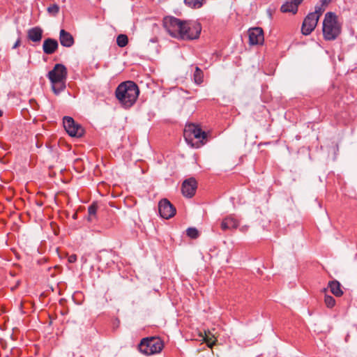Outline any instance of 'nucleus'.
I'll return each instance as SVG.
<instances>
[{"label":"nucleus","instance_id":"nucleus-24","mask_svg":"<svg viewBox=\"0 0 357 357\" xmlns=\"http://www.w3.org/2000/svg\"><path fill=\"white\" fill-rule=\"evenodd\" d=\"M47 12L53 15V16H55L59 12V6L57 5V4H52V5H50L48 8H47Z\"/></svg>","mask_w":357,"mask_h":357},{"label":"nucleus","instance_id":"nucleus-5","mask_svg":"<svg viewBox=\"0 0 357 357\" xmlns=\"http://www.w3.org/2000/svg\"><path fill=\"white\" fill-rule=\"evenodd\" d=\"M185 141L192 147L199 148L207 142L208 135L195 124L187 125L183 131Z\"/></svg>","mask_w":357,"mask_h":357},{"label":"nucleus","instance_id":"nucleus-10","mask_svg":"<svg viewBox=\"0 0 357 357\" xmlns=\"http://www.w3.org/2000/svg\"><path fill=\"white\" fill-rule=\"evenodd\" d=\"M197 188V182L193 177L185 179L181 185V192L183 195L188 198L192 197Z\"/></svg>","mask_w":357,"mask_h":357},{"label":"nucleus","instance_id":"nucleus-11","mask_svg":"<svg viewBox=\"0 0 357 357\" xmlns=\"http://www.w3.org/2000/svg\"><path fill=\"white\" fill-rule=\"evenodd\" d=\"M250 45H261L264 41V31L261 27H253L248 30Z\"/></svg>","mask_w":357,"mask_h":357},{"label":"nucleus","instance_id":"nucleus-4","mask_svg":"<svg viewBox=\"0 0 357 357\" xmlns=\"http://www.w3.org/2000/svg\"><path fill=\"white\" fill-rule=\"evenodd\" d=\"M342 26L339 23L337 16L333 12L325 15L323 22V36L326 40H335L341 33Z\"/></svg>","mask_w":357,"mask_h":357},{"label":"nucleus","instance_id":"nucleus-28","mask_svg":"<svg viewBox=\"0 0 357 357\" xmlns=\"http://www.w3.org/2000/svg\"><path fill=\"white\" fill-rule=\"evenodd\" d=\"M20 43H21V40H20V38H18L17 40V41L15 42V43L14 44L13 48V49H15L16 47H17L18 46L20 45Z\"/></svg>","mask_w":357,"mask_h":357},{"label":"nucleus","instance_id":"nucleus-1","mask_svg":"<svg viewBox=\"0 0 357 357\" xmlns=\"http://www.w3.org/2000/svg\"><path fill=\"white\" fill-rule=\"evenodd\" d=\"M163 26L170 36L183 40L198 38L202 31V26L199 22L182 21L172 16L163 19Z\"/></svg>","mask_w":357,"mask_h":357},{"label":"nucleus","instance_id":"nucleus-15","mask_svg":"<svg viewBox=\"0 0 357 357\" xmlns=\"http://www.w3.org/2000/svg\"><path fill=\"white\" fill-rule=\"evenodd\" d=\"M239 222L232 216H227L225 218L221 224L220 227L222 230L227 231L229 229H236L238 227Z\"/></svg>","mask_w":357,"mask_h":357},{"label":"nucleus","instance_id":"nucleus-6","mask_svg":"<svg viewBox=\"0 0 357 357\" xmlns=\"http://www.w3.org/2000/svg\"><path fill=\"white\" fill-rule=\"evenodd\" d=\"M163 342L160 337H151L143 338L139 344V351L146 354L151 355L160 353L163 349Z\"/></svg>","mask_w":357,"mask_h":357},{"label":"nucleus","instance_id":"nucleus-13","mask_svg":"<svg viewBox=\"0 0 357 357\" xmlns=\"http://www.w3.org/2000/svg\"><path fill=\"white\" fill-rule=\"evenodd\" d=\"M303 0H291L287 1L282 5L280 10L282 13H291L296 14L298 11V6L302 3Z\"/></svg>","mask_w":357,"mask_h":357},{"label":"nucleus","instance_id":"nucleus-16","mask_svg":"<svg viewBox=\"0 0 357 357\" xmlns=\"http://www.w3.org/2000/svg\"><path fill=\"white\" fill-rule=\"evenodd\" d=\"M43 32L40 27L35 26L28 30L27 37L32 42L40 43L43 38Z\"/></svg>","mask_w":357,"mask_h":357},{"label":"nucleus","instance_id":"nucleus-26","mask_svg":"<svg viewBox=\"0 0 357 357\" xmlns=\"http://www.w3.org/2000/svg\"><path fill=\"white\" fill-rule=\"evenodd\" d=\"M68 261L69 263H75L77 261V256L76 255H71L68 257Z\"/></svg>","mask_w":357,"mask_h":357},{"label":"nucleus","instance_id":"nucleus-17","mask_svg":"<svg viewBox=\"0 0 357 357\" xmlns=\"http://www.w3.org/2000/svg\"><path fill=\"white\" fill-rule=\"evenodd\" d=\"M328 286L334 296L340 297L343 295V291L341 289V284L337 280L330 281Z\"/></svg>","mask_w":357,"mask_h":357},{"label":"nucleus","instance_id":"nucleus-8","mask_svg":"<svg viewBox=\"0 0 357 357\" xmlns=\"http://www.w3.org/2000/svg\"><path fill=\"white\" fill-rule=\"evenodd\" d=\"M319 20L315 13H309L304 19L301 27V32L303 35L310 34L317 25Z\"/></svg>","mask_w":357,"mask_h":357},{"label":"nucleus","instance_id":"nucleus-22","mask_svg":"<svg viewBox=\"0 0 357 357\" xmlns=\"http://www.w3.org/2000/svg\"><path fill=\"white\" fill-rule=\"evenodd\" d=\"M186 234L192 239H196L199 235V231L195 227H190L187 229Z\"/></svg>","mask_w":357,"mask_h":357},{"label":"nucleus","instance_id":"nucleus-18","mask_svg":"<svg viewBox=\"0 0 357 357\" xmlns=\"http://www.w3.org/2000/svg\"><path fill=\"white\" fill-rule=\"evenodd\" d=\"M199 335L202 337V340L205 342L208 347L211 348L215 344V342L217 341L215 336L212 335L210 331H204V335L200 333Z\"/></svg>","mask_w":357,"mask_h":357},{"label":"nucleus","instance_id":"nucleus-29","mask_svg":"<svg viewBox=\"0 0 357 357\" xmlns=\"http://www.w3.org/2000/svg\"><path fill=\"white\" fill-rule=\"evenodd\" d=\"M3 115L2 111L0 109V117Z\"/></svg>","mask_w":357,"mask_h":357},{"label":"nucleus","instance_id":"nucleus-7","mask_svg":"<svg viewBox=\"0 0 357 357\" xmlns=\"http://www.w3.org/2000/svg\"><path fill=\"white\" fill-rule=\"evenodd\" d=\"M63 123L66 132L72 137H80L84 133V128L79 124L75 123L72 117L65 116Z\"/></svg>","mask_w":357,"mask_h":357},{"label":"nucleus","instance_id":"nucleus-2","mask_svg":"<svg viewBox=\"0 0 357 357\" xmlns=\"http://www.w3.org/2000/svg\"><path fill=\"white\" fill-rule=\"evenodd\" d=\"M139 93L138 86L132 81L121 83L115 91L116 99L125 108H129L135 104Z\"/></svg>","mask_w":357,"mask_h":357},{"label":"nucleus","instance_id":"nucleus-9","mask_svg":"<svg viewBox=\"0 0 357 357\" xmlns=\"http://www.w3.org/2000/svg\"><path fill=\"white\" fill-rule=\"evenodd\" d=\"M158 210L160 215L165 219H169L176 214V208L167 199H163L159 202Z\"/></svg>","mask_w":357,"mask_h":357},{"label":"nucleus","instance_id":"nucleus-25","mask_svg":"<svg viewBox=\"0 0 357 357\" xmlns=\"http://www.w3.org/2000/svg\"><path fill=\"white\" fill-rule=\"evenodd\" d=\"M325 8L322 6H317L315 7V10L312 13H315L317 15V19L319 20V17L321 16Z\"/></svg>","mask_w":357,"mask_h":357},{"label":"nucleus","instance_id":"nucleus-3","mask_svg":"<svg viewBox=\"0 0 357 357\" xmlns=\"http://www.w3.org/2000/svg\"><path fill=\"white\" fill-rule=\"evenodd\" d=\"M67 68L61 63H56L53 69L49 71L47 77L52 84V89L54 94L58 95L66 89Z\"/></svg>","mask_w":357,"mask_h":357},{"label":"nucleus","instance_id":"nucleus-14","mask_svg":"<svg viewBox=\"0 0 357 357\" xmlns=\"http://www.w3.org/2000/svg\"><path fill=\"white\" fill-rule=\"evenodd\" d=\"M59 41L62 46L70 47L74 45L75 40L72 34L64 29H61L59 33Z\"/></svg>","mask_w":357,"mask_h":357},{"label":"nucleus","instance_id":"nucleus-23","mask_svg":"<svg viewBox=\"0 0 357 357\" xmlns=\"http://www.w3.org/2000/svg\"><path fill=\"white\" fill-rule=\"evenodd\" d=\"M324 303L327 307L332 308L335 305V298L329 295H325L324 296Z\"/></svg>","mask_w":357,"mask_h":357},{"label":"nucleus","instance_id":"nucleus-21","mask_svg":"<svg viewBox=\"0 0 357 357\" xmlns=\"http://www.w3.org/2000/svg\"><path fill=\"white\" fill-rule=\"evenodd\" d=\"M116 43L119 47H124L128 43V38L125 34H120L116 38Z\"/></svg>","mask_w":357,"mask_h":357},{"label":"nucleus","instance_id":"nucleus-27","mask_svg":"<svg viewBox=\"0 0 357 357\" xmlns=\"http://www.w3.org/2000/svg\"><path fill=\"white\" fill-rule=\"evenodd\" d=\"M331 1L332 0H321V6H322L324 8H326L331 2Z\"/></svg>","mask_w":357,"mask_h":357},{"label":"nucleus","instance_id":"nucleus-12","mask_svg":"<svg viewBox=\"0 0 357 357\" xmlns=\"http://www.w3.org/2000/svg\"><path fill=\"white\" fill-rule=\"evenodd\" d=\"M59 43L56 40L48 38L45 39L43 45V50L46 54H52L58 49Z\"/></svg>","mask_w":357,"mask_h":357},{"label":"nucleus","instance_id":"nucleus-20","mask_svg":"<svg viewBox=\"0 0 357 357\" xmlns=\"http://www.w3.org/2000/svg\"><path fill=\"white\" fill-rule=\"evenodd\" d=\"M193 77H194L195 82L197 84H202L204 81V73L197 66L195 68V70Z\"/></svg>","mask_w":357,"mask_h":357},{"label":"nucleus","instance_id":"nucleus-19","mask_svg":"<svg viewBox=\"0 0 357 357\" xmlns=\"http://www.w3.org/2000/svg\"><path fill=\"white\" fill-rule=\"evenodd\" d=\"M98 210V204L93 202L88 208V220L93 222L96 220V213Z\"/></svg>","mask_w":357,"mask_h":357}]
</instances>
